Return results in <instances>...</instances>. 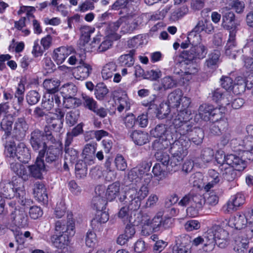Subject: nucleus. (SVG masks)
<instances>
[{"mask_svg": "<svg viewBox=\"0 0 253 253\" xmlns=\"http://www.w3.org/2000/svg\"><path fill=\"white\" fill-rule=\"evenodd\" d=\"M130 136L134 143L138 145H143L149 141L148 134L142 131L134 130Z\"/></svg>", "mask_w": 253, "mask_h": 253, "instance_id": "30", "label": "nucleus"}, {"mask_svg": "<svg viewBox=\"0 0 253 253\" xmlns=\"http://www.w3.org/2000/svg\"><path fill=\"white\" fill-rule=\"evenodd\" d=\"M206 232L203 235V237L199 236L195 238L192 242V245L198 246L200 244H203L204 246L203 249L204 251L209 252L213 250H210V243L209 242L206 240Z\"/></svg>", "mask_w": 253, "mask_h": 253, "instance_id": "47", "label": "nucleus"}, {"mask_svg": "<svg viewBox=\"0 0 253 253\" xmlns=\"http://www.w3.org/2000/svg\"><path fill=\"white\" fill-rule=\"evenodd\" d=\"M80 117L79 110L71 111L67 113L66 116V123L70 126L75 125Z\"/></svg>", "mask_w": 253, "mask_h": 253, "instance_id": "50", "label": "nucleus"}, {"mask_svg": "<svg viewBox=\"0 0 253 253\" xmlns=\"http://www.w3.org/2000/svg\"><path fill=\"white\" fill-rule=\"evenodd\" d=\"M249 248V242H243L238 238L235 240V245L233 248L234 251L238 253H245Z\"/></svg>", "mask_w": 253, "mask_h": 253, "instance_id": "55", "label": "nucleus"}, {"mask_svg": "<svg viewBox=\"0 0 253 253\" xmlns=\"http://www.w3.org/2000/svg\"><path fill=\"white\" fill-rule=\"evenodd\" d=\"M87 163L88 162L84 160H81L77 163L75 166V173L77 177L83 178L86 176L87 171Z\"/></svg>", "mask_w": 253, "mask_h": 253, "instance_id": "37", "label": "nucleus"}, {"mask_svg": "<svg viewBox=\"0 0 253 253\" xmlns=\"http://www.w3.org/2000/svg\"><path fill=\"white\" fill-rule=\"evenodd\" d=\"M212 100L215 102L222 101L225 104H229L232 99V96L228 91H223L220 88H217L213 90L212 93Z\"/></svg>", "mask_w": 253, "mask_h": 253, "instance_id": "24", "label": "nucleus"}, {"mask_svg": "<svg viewBox=\"0 0 253 253\" xmlns=\"http://www.w3.org/2000/svg\"><path fill=\"white\" fill-rule=\"evenodd\" d=\"M188 42L192 46L197 45L198 44H201V36L199 33L195 31L194 29L189 33L187 37Z\"/></svg>", "mask_w": 253, "mask_h": 253, "instance_id": "53", "label": "nucleus"}, {"mask_svg": "<svg viewBox=\"0 0 253 253\" xmlns=\"http://www.w3.org/2000/svg\"><path fill=\"white\" fill-rule=\"evenodd\" d=\"M183 158L184 157L182 156L172 155L169 159L168 166H167V169L169 171H174L177 170Z\"/></svg>", "mask_w": 253, "mask_h": 253, "instance_id": "38", "label": "nucleus"}, {"mask_svg": "<svg viewBox=\"0 0 253 253\" xmlns=\"http://www.w3.org/2000/svg\"><path fill=\"white\" fill-rule=\"evenodd\" d=\"M96 147L97 143L93 142L86 144L83 149V157L85 161L88 162L89 165L94 163Z\"/></svg>", "mask_w": 253, "mask_h": 253, "instance_id": "20", "label": "nucleus"}, {"mask_svg": "<svg viewBox=\"0 0 253 253\" xmlns=\"http://www.w3.org/2000/svg\"><path fill=\"white\" fill-rule=\"evenodd\" d=\"M61 89L64 98L74 96L77 91V88L73 84H64L61 87Z\"/></svg>", "mask_w": 253, "mask_h": 253, "instance_id": "43", "label": "nucleus"}, {"mask_svg": "<svg viewBox=\"0 0 253 253\" xmlns=\"http://www.w3.org/2000/svg\"><path fill=\"white\" fill-rule=\"evenodd\" d=\"M155 157L158 161L162 163L164 166H168L170 157L167 152L164 151L157 152L155 154Z\"/></svg>", "mask_w": 253, "mask_h": 253, "instance_id": "60", "label": "nucleus"}, {"mask_svg": "<svg viewBox=\"0 0 253 253\" xmlns=\"http://www.w3.org/2000/svg\"><path fill=\"white\" fill-rule=\"evenodd\" d=\"M45 122L46 125L44 127L52 129L54 132H59L63 127V122L60 119H56L51 115L46 116Z\"/></svg>", "mask_w": 253, "mask_h": 253, "instance_id": "26", "label": "nucleus"}, {"mask_svg": "<svg viewBox=\"0 0 253 253\" xmlns=\"http://www.w3.org/2000/svg\"><path fill=\"white\" fill-rule=\"evenodd\" d=\"M219 164H221L222 168L224 169L222 175L224 180L228 182H232L235 180L237 176V171L243 170L246 167V162L239 157L233 154L224 156L223 161L218 160L216 158Z\"/></svg>", "mask_w": 253, "mask_h": 253, "instance_id": "2", "label": "nucleus"}, {"mask_svg": "<svg viewBox=\"0 0 253 253\" xmlns=\"http://www.w3.org/2000/svg\"><path fill=\"white\" fill-rule=\"evenodd\" d=\"M233 224L236 229L241 230L246 227L248 223L244 214H237L234 216Z\"/></svg>", "mask_w": 253, "mask_h": 253, "instance_id": "49", "label": "nucleus"}, {"mask_svg": "<svg viewBox=\"0 0 253 253\" xmlns=\"http://www.w3.org/2000/svg\"><path fill=\"white\" fill-rule=\"evenodd\" d=\"M109 92L107 86L103 83L98 84L95 88L94 94L96 98L99 100H103Z\"/></svg>", "mask_w": 253, "mask_h": 253, "instance_id": "45", "label": "nucleus"}, {"mask_svg": "<svg viewBox=\"0 0 253 253\" xmlns=\"http://www.w3.org/2000/svg\"><path fill=\"white\" fill-rule=\"evenodd\" d=\"M109 219V214L106 211H98L95 217L91 220V224H95L96 223H104Z\"/></svg>", "mask_w": 253, "mask_h": 253, "instance_id": "54", "label": "nucleus"}, {"mask_svg": "<svg viewBox=\"0 0 253 253\" xmlns=\"http://www.w3.org/2000/svg\"><path fill=\"white\" fill-rule=\"evenodd\" d=\"M10 217L15 225L19 227H24L28 225V217L23 210L15 209L11 212Z\"/></svg>", "mask_w": 253, "mask_h": 253, "instance_id": "18", "label": "nucleus"}, {"mask_svg": "<svg viewBox=\"0 0 253 253\" xmlns=\"http://www.w3.org/2000/svg\"><path fill=\"white\" fill-rule=\"evenodd\" d=\"M16 153L17 159L23 163H27L31 158L29 149L23 143H20L17 145Z\"/></svg>", "mask_w": 253, "mask_h": 253, "instance_id": "27", "label": "nucleus"}, {"mask_svg": "<svg viewBox=\"0 0 253 253\" xmlns=\"http://www.w3.org/2000/svg\"><path fill=\"white\" fill-rule=\"evenodd\" d=\"M30 143L33 149L39 152V158H43L47 146L43 140L42 131L37 128L32 131Z\"/></svg>", "mask_w": 253, "mask_h": 253, "instance_id": "4", "label": "nucleus"}, {"mask_svg": "<svg viewBox=\"0 0 253 253\" xmlns=\"http://www.w3.org/2000/svg\"><path fill=\"white\" fill-rule=\"evenodd\" d=\"M33 194L35 198L43 205H47L48 203V196L46 189L44 184L41 182H36L33 187Z\"/></svg>", "mask_w": 253, "mask_h": 253, "instance_id": "13", "label": "nucleus"}, {"mask_svg": "<svg viewBox=\"0 0 253 253\" xmlns=\"http://www.w3.org/2000/svg\"><path fill=\"white\" fill-rule=\"evenodd\" d=\"M178 113L177 115L172 120V124L174 121H178L180 123H184L185 122H189L191 119L190 116L191 115V111L187 108L186 109H180L178 110Z\"/></svg>", "mask_w": 253, "mask_h": 253, "instance_id": "39", "label": "nucleus"}, {"mask_svg": "<svg viewBox=\"0 0 253 253\" xmlns=\"http://www.w3.org/2000/svg\"><path fill=\"white\" fill-rule=\"evenodd\" d=\"M209 175L211 178L210 181L204 186V189L206 191H209L213 187L214 185L218 183L220 181L219 173L214 170L211 169L209 171Z\"/></svg>", "mask_w": 253, "mask_h": 253, "instance_id": "44", "label": "nucleus"}, {"mask_svg": "<svg viewBox=\"0 0 253 253\" xmlns=\"http://www.w3.org/2000/svg\"><path fill=\"white\" fill-rule=\"evenodd\" d=\"M40 99V95L39 93L35 90L29 91L26 96V100L28 103L31 105L37 103Z\"/></svg>", "mask_w": 253, "mask_h": 253, "instance_id": "62", "label": "nucleus"}, {"mask_svg": "<svg viewBox=\"0 0 253 253\" xmlns=\"http://www.w3.org/2000/svg\"><path fill=\"white\" fill-rule=\"evenodd\" d=\"M45 154V161L48 164L58 163L62 154L61 149L53 145L47 147Z\"/></svg>", "mask_w": 253, "mask_h": 253, "instance_id": "15", "label": "nucleus"}, {"mask_svg": "<svg viewBox=\"0 0 253 253\" xmlns=\"http://www.w3.org/2000/svg\"><path fill=\"white\" fill-rule=\"evenodd\" d=\"M92 70L91 65L86 63H82L75 68L74 74L77 79L83 80L89 76Z\"/></svg>", "mask_w": 253, "mask_h": 253, "instance_id": "19", "label": "nucleus"}, {"mask_svg": "<svg viewBox=\"0 0 253 253\" xmlns=\"http://www.w3.org/2000/svg\"><path fill=\"white\" fill-rule=\"evenodd\" d=\"M222 14V26L230 31V34L232 32L236 33L237 23H235V15L227 6L221 9Z\"/></svg>", "mask_w": 253, "mask_h": 253, "instance_id": "6", "label": "nucleus"}, {"mask_svg": "<svg viewBox=\"0 0 253 253\" xmlns=\"http://www.w3.org/2000/svg\"><path fill=\"white\" fill-rule=\"evenodd\" d=\"M228 232L219 225H215L206 232V240L210 243V250H213L215 245L224 248L227 245Z\"/></svg>", "mask_w": 253, "mask_h": 253, "instance_id": "3", "label": "nucleus"}, {"mask_svg": "<svg viewBox=\"0 0 253 253\" xmlns=\"http://www.w3.org/2000/svg\"><path fill=\"white\" fill-rule=\"evenodd\" d=\"M16 130H18L22 135H25V132L28 129L29 126L23 117L19 118L15 123Z\"/></svg>", "mask_w": 253, "mask_h": 253, "instance_id": "57", "label": "nucleus"}, {"mask_svg": "<svg viewBox=\"0 0 253 253\" xmlns=\"http://www.w3.org/2000/svg\"><path fill=\"white\" fill-rule=\"evenodd\" d=\"M120 192V184L119 182H115L110 184L106 190V196L109 201L114 200L118 196Z\"/></svg>", "mask_w": 253, "mask_h": 253, "instance_id": "32", "label": "nucleus"}, {"mask_svg": "<svg viewBox=\"0 0 253 253\" xmlns=\"http://www.w3.org/2000/svg\"><path fill=\"white\" fill-rule=\"evenodd\" d=\"M175 128V131L178 133L180 136L178 138L186 139L189 134L193 131L194 127L191 125L190 122L180 123L178 121H174L172 124Z\"/></svg>", "mask_w": 253, "mask_h": 253, "instance_id": "14", "label": "nucleus"}, {"mask_svg": "<svg viewBox=\"0 0 253 253\" xmlns=\"http://www.w3.org/2000/svg\"><path fill=\"white\" fill-rule=\"evenodd\" d=\"M9 161L10 169L19 177L24 181L28 180L30 178L29 170L28 167H26L18 162Z\"/></svg>", "mask_w": 253, "mask_h": 253, "instance_id": "16", "label": "nucleus"}, {"mask_svg": "<svg viewBox=\"0 0 253 253\" xmlns=\"http://www.w3.org/2000/svg\"><path fill=\"white\" fill-rule=\"evenodd\" d=\"M106 204V200L100 195L94 197L92 200V206L98 211L104 210Z\"/></svg>", "mask_w": 253, "mask_h": 253, "instance_id": "51", "label": "nucleus"}, {"mask_svg": "<svg viewBox=\"0 0 253 253\" xmlns=\"http://www.w3.org/2000/svg\"><path fill=\"white\" fill-rule=\"evenodd\" d=\"M162 215V212H159L152 220L148 219L145 221L144 224L148 226L150 225V228L154 232L161 231Z\"/></svg>", "mask_w": 253, "mask_h": 253, "instance_id": "33", "label": "nucleus"}, {"mask_svg": "<svg viewBox=\"0 0 253 253\" xmlns=\"http://www.w3.org/2000/svg\"><path fill=\"white\" fill-rule=\"evenodd\" d=\"M183 94L181 90L176 89L170 92L168 96L167 103L172 108L180 107V99Z\"/></svg>", "mask_w": 253, "mask_h": 253, "instance_id": "25", "label": "nucleus"}, {"mask_svg": "<svg viewBox=\"0 0 253 253\" xmlns=\"http://www.w3.org/2000/svg\"><path fill=\"white\" fill-rule=\"evenodd\" d=\"M190 146L188 139L178 138L171 146V151L172 155L184 157L187 154V149Z\"/></svg>", "mask_w": 253, "mask_h": 253, "instance_id": "8", "label": "nucleus"}, {"mask_svg": "<svg viewBox=\"0 0 253 253\" xmlns=\"http://www.w3.org/2000/svg\"><path fill=\"white\" fill-rule=\"evenodd\" d=\"M236 34L233 31L229 34V37L225 47V54L232 59L241 53V50L238 48L236 42Z\"/></svg>", "mask_w": 253, "mask_h": 253, "instance_id": "10", "label": "nucleus"}, {"mask_svg": "<svg viewBox=\"0 0 253 253\" xmlns=\"http://www.w3.org/2000/svg\"><path fill=\"white\" fill-rule=\"evenodd\" d=\"M213 150L210 148H206L202 152L201 159L204 162L209 163L213 159Z\"/></svg>", "mask_w": 253, "mask_h": 253, "instance_id": "64", "label": "nucleus"}, {"mask_svg": "<svg viewBox=\"0 0 253 253\" xmlns=\"http://www.w3.org/2000/svg\"><path fill=\"white\" fill-rule=\"evenodd\" d=\"M91 32L89 27L83 26L81 28V37L78 43L79 47L81 50H84L87 52L92 50V47L94 46L88 43Z\"/></svg>", "mask_w": 253, "mask_h": 253, "instance_id": "12", "label": "nucleus"}, {"mask_svg": "<svg viewBox=\"0 0 253 253\" xmlns=\"http://www.w3.org/2000/svg\"><path fill=\"white\" fill-rule=\"evenodd\" d=\"M82 104L81 99L74 96L64 98V104L66 108H75L81 106Z\"/></svg>", "mask_w": 253, "mask_h": 253, "instance_id": "52", "label": "nucleus"}, {"mask_svg": "<svg viewBox=\"0 0 253 253\" xmlns=\"http://www.w3.org/2000/svg\"><path fill=\"white\" fill-rule=\"evenodd\" d=\"M135 51V49H131L128 53L121 55L120 57V61L127 67L132 66L134 62L133 56Z\"/></svg>", "mask_w": 253, "mask_h": 253, "instance_id": "48", "label": "nucleus"}, {"mask_svg": "<svg viewBox=\"0 0 253 253\" xmlns=\"http://www.w3.org/2000/svg\"><path fill=\"white\" fill-rule=\"evenodd\" d=\"M81 100L84 107L88 110L93 111L97 107L96 101L91 97L85 94H82Z\"/></svg>", "mask_w": 253, "mask_h": 253, "instance_id": "42", "label": "nucleus"}, {"mask_svg": "<svg viewBox=\"0 0 253 253\" xmlns=\"http://www.w3.org/2000/svg\"><path fill=\"white\" fill-rule=\"evenodd\" d=\"M55 230L62 234L73 236L75 233L74 222L72 214H68L66 220L59 219L55 223Z\"/></svg>", "mask_w": 253, "mask_h": 253, "instance_id": "5", "label": "nucleus"}, {"mask_svg": "<svg viewBox=\"0 0 253 253\" xmlns=\"http://www.w3.org/2000/svg\"><path fill=\"white\" fill-rule=\"evenodd\" d=\"M60 82L58 79H46L43 83V86L50 94H54L58 91Z\"/></svg>", "mask_w": 253, "mask_h": 253, "instance_id": "31", "label": "nucleus"}, {"mask_svg": "<svg viewBox=\"0 0 253 253\" xmlns=\"http://www.w3.org/2000/svg\"><path fill=\"white\" fill-rule=\"evenodd\" d=\"M204 138V133L203 129L199 127H194V129L187 136L186 139L189 140V142L192 141L195 145L201 144Z\"/></svg>", "mask_w": 253, "mask_h": 253, "instance_id": "29", "label": "nucleus"}, {"mask_svg": "<svg viewBox=\"0 0 253 253\" xmlns=\"http://www.w3.org/2000/svg\"><path fill=\"white\" fill-rule=\"evenodd\" d=\"M170 142L168 137L157 138L152 144L153 149L157 152L163 151L169 146Z\"/></svg>", "mask_w": 253, "mask_h": 253, "instance_id": "36", "label": "nucleus"}, {"mask_svg": "<svg viewBox=\"0 0 253 253\" xmlns=\"http://www.w3.org/2000/svg\"><path fill=\"white\" fill-rule=\"evenodd\" d=\"M65 158L67 161H69L71 164H74L76 162L79 158L78 151L73 148H64Z\"/></svg>", "mask_w": 253, "mask_h": 253, "instance_id": "46", "label": "nucleus"}, {"mask_svg": "<svg viewBox=\"0 0 253 253\" xmlns=\"http://www.w3.org/2000/svg\"><path fill=\"white\" fill-rule=\"evenodd\" d=\"M188 8L186 5H182L175 9L172 13L171 17L173 20H177L187 13Z\"/></svg>", "mask_w": 253, "mask_h": 253, "instance_id": "59", "label": "nucleus"}, {"mask_svg": "<svg viewBox=\"0 0 253 253\" xmlns=\"http://www.w3.org/2000/svg\"><path fill=\"white\" fill-rule=\"evenodd\" d=\"M221 85L226 90H232L234 93L240 94L245 90L246 86L245 82L243 80L242 82L233 84V81L229 77H223L220 79Z\"/></svg>", "mask_w": 253, "mask_h": 253, "instance_id": "11", "label": "nucleus"}, {"mask_svg": "<svg viewBox=\"0 0 253 253\" xmlns=\"http://www.w3.org/2000/svg\"><path fill=\"white\" fill-rule=\"evenodd\" d=\"M207 52V48L203 44H199L192 46L189 50L183 51L182 56L188 61H192L196 58H204Z\"/></svg>", "mask_w": 253, "mask_h": 253, "instance_id": "7", "label": "nucleus"}, {"mask_svg": "<svg viewBox=\"0 0 253 253\" xmlns=\"http://www.w3.org/2000/svg\"><path fill=\"white\" fill-rule=\"evenodd\" d=\"M222 115L220 116H216L213 118H212L211 120L214 121L217 126H218V127L221 133L225 131L228 126V122L226 119H221Z\"/></svg>", "mask_w": 253, "mask_h": 253, "instance_id": "61", "label": "nucleus"}, {"mask_svg": "<svg viewBox=\"0 0 253 253\" xmlns=\"http://www.w3.org/2000/svg\"><path fill=\"white\" fill-rule=\"evenodd\" d=\"M117 65L114 62H109L106 64L103 68L101 74L104 80H108L112 78L116 71Z\"/></svg>", "mask_w": 253, "mask_h": 253, "instance_id": "35", "label": "nucleus"}, {"mask_svg": "<svg viewBox=\"0 0 253 253\" xmlns=\"http://www.w3.org/2000/svg\"><path fill=\"white\" fill-rule=\"evenodd\" d=\"M53 106V96L50 94L44 95L42 99V107L46 111H49Z\"/></svg>", "mask_w": 253, "mask_h": 253, "instance_id": "58", "label": "nucleus"}, {"mask_svg": "<svg viewBox=\"0 0 253 253\" xmlns=\"http://www.w3.org/2000/svg\"><path fill=\"white\" fill-rule=\"evenodd\" d=\"M143 169L134 168L132 169L125 177V183L126 185H130L131 183L137 181V179L140 178L142 174Z\"/></svg>", "mask_w": 253, "mask_h": 253, "instance_id": "34", "label": "nucleus"}, {"mask_svg": "<svg viewBox=\"0 0 253 253\" xmlns=\"http://www.w3.org/2000/svg\"><path fill=\"white\" fill-rule=\"evenodd\" d=\"M67 234L60 235H54L51 237V240L54 247L59 249H64L69 245V237Z\"/></svg>", "mask_w": 253, "mask_h": 253, "instance_id": "23", "label": "nucleus"}, {"mask_svg": "<svg viewBox=\"0 0 253 253\" xmlns=\"http://www.w3.org/2000/svg\"><path fill=\"white\" fill-rule=\"evenodd\" d=\"M148 194V191L145 186H142L138 191L134 188H129L125 191L119 198V201L125 205L118 213V216L125 223L135 224L137 223L135 217H132L131 211L137 210L141 205V202Z\"/></svg>", "mask_w": 253, "mask_h": 253, "instance_id": "1", "label": "nucleus"}, {"mask_svg": "<svg viewBox=\"0 0 253 253\" xmlns=\"http://www.w3.org/2000/svg\"><path fill=\"white\" fill-rule=\"evenodd\" d=\"M73 48L61 46L54 51L53 58L57 64L63 63L66 58L71 53Z\"/></svg>", "mask_w": 253, "mask_h": 253, "instance_id": "22", "label": "nucleus"}, {"mask_svg": "<svg viewBox=\"0 0 253 253\" xmlns=\"http://www.w3.org/2000/svg\"><path fill=\"white\" fill-rule=\"evenodd\" d=\"M12 124L13 121L11 117L9 119L8 117H6L1 122V128L5 132V134L7 136L9 135L11 133Z\"/></svg>", "mask_w": 253, "mask_h": 253, "instance_id": "56", "label": "nucleus"}, {"mask_svg": "<svg viewBox=\"0 0 253 253\" xmlns=\"http://www.w3.org/2000/svg\"><path fill=\"white\" fill-rule=\"evenodd\" d=\"M29 170L30 177H33L37 179H41L42 177V171L44 169V163L43 158H37L34 165L28 167Z\"/></svg>", "mask_w": 253, "mask_h": 253, "instance_id": "17", "label": "nucleus"}, {"mask_svg": "<svg viewBox=\"0 0 253 253\" xmlns=\"http://www.w3.org/2000/svg\"><path fill=\"white\" fill-rule=\"evenodd\" d=\"M197 33H204L208 34H212L214 31V27L211 22L206 19L199 20L193 28Z\"/></svg>", "mask_w": 253, "mask_h": 253, "instance_id": "21", "label": "nucleus"}, {"mask_svg": "<svg viewBox=\"0 0 253 253\" xmlns=\"http://www.w3.org/2000/svg\"><path fill=\"white\" fill-rule=\"evenodd\" d=\"M120 20H122L121 32L123 34L131 33L137 27V23L132 18L122 17L120 18Z\"/></svg>", "mask_w": 253, "mask_h": 253, "instance_id": "28", "label": "nucleus"}, {"mask_svg": "<svg viewBox=\"0 0 253 253\" xmlns=\"http://www.w3.org/2000/svg\"><path fill=\"white\" fill-rule=\"evenodd\" d=\"M168 132L166 125L159 124L151 131V134L156 138H165L167 137L166 135H168Z\"/></svg>", "mask_w": 253, "mask_h": 253, "instance_id": "41", "label": "nucleus"}, {"mask_svg": "<svg viewBox=\"0 0 253 253\" xmlns=\"http://www.w3.org/2000/svg\"><path fill=\"white\" fill-rule=\"evenodd\" d=\"M162 86H159L157 88V90H166L175 87L176 86L177 82L173 80L170 76L164 77L161 80Z\"/></svg>", "mask_w": 253, "mask_h": 253, "instance_id": "40", "label": "nucleus"}, {"mask_svg": "<svg viewBox=\"0 0 253 253\" xmlns=\"http://www.w3.org/2000/svg\"><path fill=\"white\" fill-rule=\"evenodd\" d=\"M162 76V72L159 69H152L146 72L145 79L150 80L152 81H157Z\"/></svg>", "mask_w": 253, "mask_h": 253, "instance_id": "63", "label": "nucleus"}, {"mask_svg": "<svg viewBox=\"0 0 253 253\" xmlns=\"http://www.w3.org/2000/svg\"><path fill=\"white\" fill-rule=\"evenodd\" d=\"M198 115L202 120L208 121L211 117L213 118L216 116H221L222 113L219 109L213 108L212 105L204 104L200 106Z\"/></svg>", "mask_w": 253, "mask_h": 253, "instance_id": "9", "label": "nucleus"}]
</instances>
